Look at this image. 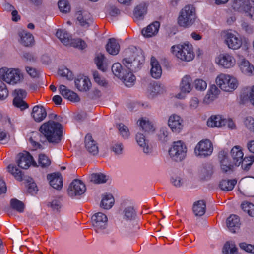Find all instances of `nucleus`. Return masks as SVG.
I'll use <instances>...</instances> for the list:
<instances>
[{
    "mask_svg": "<svg viewBox=\"0 0 254 254\" xmlns=\"http://www.w3.org/2000/svg\"><path fill=\"white\" fill-rule=\"evenodd\" d=\"M62 126L53 121H49L43 124L40 128V133L33 132L29 138V142L35 149L41 148L40 142L44 143L48 141L51 143H58L62 135Z\"/></svg>",
    "mask_w": 254,
    "mask_h": 254,
    "instance_id": "nucleus-1",
    "label": "nucleus"
},
{
    "mask_svg": "<svg viewBox=\"0 0 254 254\" xmlns=\"http://www.w3.org/2000/svg\"><path fill=\"white\" fill-rule=\"evenodd\" d=\"M171 51L177 58L184 61H192L195 57L193 46L188 42L173 46Z\"/></svg>",
    "mask_w": 254,
    "mask_h": 254,
    "instance_id": "nucleus-2",
    "label": "nucleus"
},
{
    "mask_svg": "<svg viewBox=\"0 0 254 254\" xmlns=\"http://www.w3.org/2000/svg\"><path fill=\"white\" fill-rule=\"evenodd\" d=\"M216 83L222 90L232 92L238 85V81L234 76L225 73H220L215 80Z\"/></svg>",
    "mask_w": 254,
    "mask_h": 254,
    "instance_id": "nucleus-3",
    "label": "nucleus"
},
{
    "mask_svg": "<svg viewBox=\"0 0 254 254\" xmlns=\"http://www.w3.org/2000/svg\"><path fill=\"white\" fill-rule=\"evenodd\" d=\"M195 18L194 8L191 5H186L181 11L178 22L180 26L188 27L192 25Z\"/></svg>",
    "mask_w": 254,
    "mask_h": 254,
    "instance_id": "nucleus-4",
    "label": "nucleus"
},
{
    "mask_svg": "<svg viewBox=\"0 0 254 254\" xmlns=\"http://www.w3.org/2000/svg\"><path fill=\"white\" fill-rule=\"evenodd\" d=\"M22 75L18 69L4 67L0 69V78L6 83L14 85L19 82Z\"/></svg>",
    "mask_w": 254,
    "mask_h": 254,
    "instance_id": "nucleus-5",
    "label": "nucleus"
},
{
    "mask_svg": "<svg viewBox=\"0 0 254 254\" xmlns=\"http://www.w3.org/2000/svg\"><path fill=\"white\" fill-rule=\"evenodd\" d=\"M187 151V148L185 143L179 140L173 143L169 150V154L173 160L179 162L185 158Z\"/></svg>",
    "mask_w": 254,
    "mask_h": 254,
    "instance_id": "nucleus-6",
    "label": "nucleus"
},
{
    "mask_svg": "<svg viewBox=\"0 0 254 254\" xmlns=\"http://www.w3.org/2000/svg\"><path fill=\"white\" fill-rule=\"evenodd\" d=\"M123 63L128 68L129 72L122 75L120 78L123 80L126 86L130 87L134 84L136 79L132 73V72L136 71V68L134 66L135 64V60L133 62L132 59L126 58L123 59Z\"/></svg>",
    "mask_w": 254,
    "mask_h": 254,
    "instance_id": "nucleus-7",
    "label": "nucleus"
},
{
    "mask_svg": "<svg viewBox=\"0 0 254 254\" xmlns=\"http://www.w3.org/2000/svg\"><path fill=\"white\" fill-rule=\"evenodd\" d=\"M222 36L225 44L229 48L237 50L241 47L242 44V39L233 33L231 30L224 31L222 32Z\"/></svg>",
    "mask_w": 254,
    "mask_h": 254,
    "instance_id": "nucleus-8",
    "label": "nucleus"
},
{
    "mask_svg": "<svg viewBox=\"0 0 254 254\" xmlns=\"http://www.w3.org/2000/svg\"><path fill=\"white\" fill-rule=\"evenodd\" d=\"M213 148L211 141L208 139L201 140L195 146L194 153L196 155L206 157L210 155Z\"/></svg>",
    "mask_w": 254,
    "mask_h": 254,
    "instance_id": "nucleus-9",
    "label": "nucleus"
},
{
    "mask_svg": "<svg viewBox=\"0 0 254 254\" xmlns=\"http://www.w3.org/2000/svg\"><path fill=\"white\" fill-rule=\"evenodd\" d=\"M86 190V187L83 182L79 180H74L70 184L68 189V194L71 197L83 194Z\"/></svg>",
    "mask_w": 254,
    "mask_h": 254,
    "instance_id": "nucleus-10",
    "label": "nucleus"
},
{
    "mask_svg": "<svg viewBox=\"0 0 254 254\" xmlns=\"http://www.w3.org/2000/svg\"><path fill=\"white\" fill-rule=\"evenodd\" d=\"M92 225L96 231L105 229L107 224V216L101 212H98L92 217Z\"/></svg>",
    "mask_w": 254,
    "mask_h": 254,
    "instance_id": "nucleus-11",
    "label": "nucleus"
},
{
    "mask_svg": "<svg viewBox=\"0 0 254 254\" xmlns=\"http://www.w3.org/2000/svg\"><path fill=\"white\" fill-rule=\"evenodd\" d=\"M183 120L176 114L171 115L168 119V124L171 130L175 133H179L183 128Z\"/></svg>",
    "mask_w": 254,
    "mask_h": 254,
    "instance_id": "nucleus-12",
    "label": "nucleus"
},
{
    "mask_svg": "<svg viewBox=\"0 0 254 254\" xmlns=\"http://www.w3.org/2000/svg\"><path fill=\"white\" fill-rule=\"evenodd\" d=\"M17 164L19 167L25 169H28L31 165L37 166L33 157L27 152L19 154Z\"/></svg>",
    "mask_w": 254,
    "mask_h": 254,
    "instance_id": "nucleus-13",
    "label": "nucleus"
},
{
    "mask_svg": "<svg viewBox=\"0 0 254 254\" xmlns=\"http://www.w3.org/2000/svg\"><path fill=\"white\" fill-rule=\"evenodd\" d=\"M218 158L220 163L221 169L223 172L226 173L233 170L234 163L229 159L228 153L223 150L219 153Z\"/></svg>",
    "mask_w": 254,
    "mask_h": 254,
    "instance_id": "nucleus-14",
    "label": "nucleus"
},
{
    "mask_svg": "<svg viewBox=\"0 0 254 254\" xmlns=\"http://www.w3.org/2000/svg\"><path fill=\"white\" fill-rule=\"evenodd\" d=\"M217 63L226 68L233 67L236 63L234 57L228 53L220 54L217 59Z\"/></svg>",
    "mask_w": 254,
    "mask_h": 254,
    "instance_id": "nucleus-15",
    "label": "nucleus"
},
{
    "mask_svg": "<svg viewBox=\"0 0 254 254\" xmlns=\"http://www.w3.org/2000/svg\"><path fill=\"white\" fill-rule=\"evenodd\" d=\"M75 15L80 25L83 27H88L90 24L92 22V19L91 15L87 11H78L76 13Z\"/></svg>",
    "mask_w": 254,
    "mask_h": 254,
    "instance_id": "nucleus-16",
    "label": "nucleus"
},
{
    "mask_svg": "<svg viewBox=\"0 0 254 254\" xmlns=\"http://www.w3.org/2000/svg\"><path fill=\"white\" fill-rule=\"evenodd\" d=\"M59 90L62 95L68 100L77 102L80 100L78 95L72 91L67 89L66 87L64 85H61L59 87Z\"/></svg>",
    "mask_w": 254,
    "mask_h": 254,
    "instance_id": "nucleus-17",
    "label": "nucleus"
},
{
    "mask_svg": "<svg viewBox=\"0 0 254 254\" xmlns=\"http://www.w3.org/2000/svg\"><path fill=\"white\" fill-rule=\"evenodd\" d=\"M47 178L49 180L51 186L57 190L62 189L63 184V178L60 173H53L48 175Z\"/></svg>",
    "mask_w": 254,
    "mask_h": 254,
    "instance_id": "nucleus-18",
    "label": "nucleus"
},
{
    "mask_svg": "<svg viewBox=\"0 0 254 254\" xmlns=\"http://www.w3.org/2000/svg\"><path fill=\"white\" fill-rule=\"evenodd\" d=\"M31 115L37 122L43 121L47 116L46 109L41 105H36L32 109Z\"/></svg>",
    "mask_w": 254,
    "mask_h": 254,
    "instance_id": "nucleus-19",
    "label": "nucleus"
},
{
    "mask_svg": "<svg viewBox=\"0 0 254 254\" xmlns=\"http://www.w3.org/2000/svg\"><path fill=\"white\" fill-rule=\"evenodd\" d=\"M159 27L160 23L158 21H154L142 29V34L145 37H152L158 33Z\"/></svg>",
    "mask_w": 254,
    "mask_h": 254,
    "instance_id": "nucleus-20",
    "label": "nucleus"
},
{
    "mask_svg": "<svg viewBox=\"0 0 254 254\" xmlns=\"http://www.w3.org/2000/svg\"><path fill=\"white\" fill-rule=\"evenodd\" d=\"M85 146L87 151L93 155L98 153V147L96 142L90 134H87L85 138Z\"/></svg>",
    "mask_w": 254,
    "mask_h": 254,
    "instance_id": "nucleus-21",
    "label": "nucleus"
},
{
    "mask_svg": "<svg viewBox=\"0 0 254 254\" xmlns=\"http://www.w3.org/2000/svg\"><path fill=\"white\" fill-rule=\"evenodd\" d=\"M231 156L235 165L239 166L243 161L244 153L239 146H234L231 150Z\"/></svg>",
    "mask_w": 254,
    "mask_h": 254,
    "instance_id": "nucleus-22",
    "label": "nucleus"
},
{
    "mask_svg": "<svg viewBox=\"0 0 254 254\" xmlns=\"http://www.w3.org/2000/svg\"><path fill=\"white\" fill-rule=\"evenodd\" d=\"M239 217L236 215H231L227 220V226L229 230L232 233H235L240 227Z\"/></svg>",
    "mask_w": 254,
    "mask_h": 254,
    "instance_id": "nucleus-23",
    "label": "nucleus"
},
{
    "mask_svg": "<svg viewBox=\"0 0 254 254\" xmlns=\"http://www.w3.org/2000/svg\"><path fill=\"white\" fill-rule=\"evenodd\" d=\"M77 88L80 91H87L91 86V83L88 78L82 77L75 80Z\"/></svg>",
    "mask_w": 254,
    "mask_h": 254,
    "instance_id": "nucleus-24",
    "label": "nucleus"
},
{
    "mask_svg": "<svg viewBox=\"0 0 254 254\" xmlns=\"http://www.w3.org/2000/svg\"><path fill=\"white\" fill-rule=\"evenodd\" d=\"M18 35L20 38L19 42L24 46H30L34 43V37L31 33L23 30L19 32Z\"/></svg>",
    "mask_w": 254,
    "mask_h": 254,
    "instance_id": "nucleus-25",
    "label": "nucleus"
},
{
    "mask_svg": "<svg viewBox=\"0 0 254 254\" xmlns=\"http://www.w3.org/2000/svg\"><path fill=\"white\" fill-rule=\"evenodd\" d=\"M151 68L150 73L152 77L154 78H159L162 74V69L160 65L156 59L152 57L151 59Z\"/></svg>",
    "mask_w": 254,
    "mask_h": 254,
    "instance_id": "nucleus-26",
    "label": "nucleus"
},
{
    "mask_svg": "<svg viewBox=\"0 0 254 254\" xmlns=\"http://www.w3.org/2000/svg\"><path fill=\"white\" fill-rule=\"evenodd\" d=\"M226 123L225 119L220 115L212 116L207 121V124L209 127H221Z\"/></svg>",
    "mask_w": 254,
    "mask_h": 254,
    "instance_id": "nucleus-27",
    "label": "nucleus"
},
{
    "mask_svg": "<svg viewBox=\"0 0 254 254\" xmlns=\"http://www.w3.org/2000/svg\"><path fill=\"white\" fill-rule=\"evenodd\" d=\"M219 92L220 90L216 85L211 86L204 98V102L207 104L210 103L217 98Z\"/></svg>",
    "mask_w": 254,
    "mask_h": 254,
    "instance_id": "nucleus-28",
    "label": "nucleus"
},
{
    "mask_svg": "<svg viewBox=\"0 0 254 254\" xmlns=\"http://www.w3.org/2000/svg\"><path fill=\"white\" fill-rule=\"evenodd\" d=\"M191 78L188 75H186L182 79L180 88L182 92L189 93L192 90Z\"/></svg>",
    "mask_w": 254,
    "mask_h": 254,
    "instance_id": "nucleus-29",
    "label": "nucleus"
},
{
    "mask_svg": "<svg viewBox=\"0 0 254 254\" xmlns=\"http://www.w3.org/2000/svg\"><path fill=\"white\" fill-rule=\"evenodd\" d=\"M137 123L140 128L145 132H149L154 130L152 122L146 118H141L138 121Z\"/></svg>",
    "mask_w": 254,
    "mask_h": 254,
    "instance_id": "nucleus-30",
    "label": "nucleus"
},
{
    "mask_svg": "<svg viewBox=\"0 0 254 254\" xmlns=\"http://www.w3.org/2000/svg\"><path fill=\"white\" fill-rule=\"evenodd\" d=\"M120 46L117 41L114 38L109 39L106 45L107 51L111 55H117L120 50Z\"/></svg>",
    "mask_w": 254,
    "mask_h": 254,
    "instance_id": "nucleus-31",
    "label": "nucleus"
},
{
    "mask_svg": "<svg viewBox=\"0 0 254 254\" xmlns=\"http://www.w3.org/2000/svg\"><path fill=\"white\" fill-rule=\"evenodd\" d=\"M239 67L241 71L245 74L250 75L254 74V66L245 59L239 63Z\"/></svg>",
    "mask_w": 254,
    "mask_h": 254,
    "instance_id": "nucleus-32",
    "label": "nucleus"
},
{
    "mask_svg": "<svg viewBox=\"0 0 254 254\" xmlns=\"http://www.w3.org/2000/svg\"><path fill=\"white\" fill-rule=\"evenodd\" d=\"M56 35L64 45L66 46L69 45L71 37L66 31L59 29L57 30Z\"/></svg>",
    "mask_w": 254,
    "mask_h": 254,
    "instance_id": "nucleus-33",
    "label": "nucleus"
},
{
    "mask_svg": "<svg viewBox=\"0 0 254 254\" xmlns=\"http://www.w3.org/2000/svg\"><path fill=\"white\" fill-rule=\"evenodd\" d=\"M147 12V5L145 3H141L134 9V18L136 19H142Z\"/></svg>",
    "mask_w": 254,
    "mask_h": 254,
    "instance_id": "nucleus-34",
    "label": "nucleus"
},
{
    "mask_svg": "<svg viewBox=\"0 0 254 254\" xmlns=\"http://www.w3.org/2000/svg\"><path fill=\"white\" fill-rule=\"evenodd\" d=\"M206 211V204L203 200L195 202L193 206V211L196 216H202Z\"/></svg>",
    "mask_w": 254,
    "mask_h": 254,
    "instance_id": "nucleus-35",
    "label": "nucleus"
},
{
    "mask_svg": "<svg viewBox=\"0 0 254 254\" xmlns=\"http://www.w3.org/2000/svg\"><path fill=\"white\" fill-rule=\"evenodd\" d=\"M236 184L235 180H223L219 184L221 190L225 191H230L233 190Z\"/></svg>",
    "mask_w": 254,
    "mask_h": 254,
    "instance_id": "nucleus-36",
    "label": "nucleus"
},
{
    "mask_svg": "<svg viewBox=\"0 0 254 254\" xmlns=\"http://www.w3.org/2000/svg\"><path fill=\"white\" fill-rule=\"evenodd\" d=\"M136 140L138 145L142 148L144 153H147L149 152L150 149L147 145V141L143 134L137 133L136 136Z\"/></svg>",
    "mask_w": 254,
    "mask_h": 254,
    "instance_id": "nucleus-37",
    "label": "nucleus"
},
{
    "mask_svg": "<svg viewBox=\"0 0 254 254\" xmlns=\"http://www.w3.org/2000/svg\"><path fill=\"white\" fill-rule=\"evenodd\" d=\"M114 203V199L111 194L104 196L101 202V206L106 209L111 208Z\"/></svg>",
    "mask_w": 254,
    "mask_h": 254,
    "instance_id": "nucleus-38",
    "label": "nucleus"
},
{
    "mask_svg": "<svg viewBox=\"0 0 254 254\" xmlns=\"http://www.w3.org/2000/svg\"><path fill=\"white\" fill-rule=\"evenodd\" d=\"M232 6L234 9L237 11H244L245 6L248 5V0H232Z\"/></svg>",
    "mask_w": 254,
    "mask_h": 254,
    "instance_id": "nucleus-39",
    "label": "nucleus"
},
{
    "mask_svg": "<svg viewBox=\"0 0 254 254\" xmlns=\"http://www.w3.org/2000/svg\"><path fill=\"white\" fill-rule=\"evenodd\" d=\"M241 208L249 216L254 217V205L253 203L245 201L242 203Z\"/></svg>",
    "mask_w": 254,
    "mask_h": 254,
    "instance_id": "nucleus-40",
    "label": "nucleus"
},
{
    "mask_svg": "<svg viewBox=\"0 0 254 254\" xmlns=\"http://www.w3.org/2000/svg\"><path fill=\"white\" fill-rule=\"evenodd\" d=\"M7 169L8 171L12 174L16 180L18 181L22 180V174L21 170L11 164L8 166Z\"/></svg>",
    "mask_w": 254,
    "mask_h": 254,
    "instance_id": "nucleus-41",
    "label": "nucleus"
},
{
    "mask_svg": "<svg viewBox=\"0 0 254 254\" xmlns=\"http://www.w3.org/2000/svg\"><path fill=\"white\" fill-rule=\"evenodd\" d=\"M91 181L96 184L105 183L107 181L106 176L102 173H94L91 175Z\"/></svg>",
    "mask_w": 254,
    "mask_h": 254,
    "instance_id": "nucleus-42",
    "label": "nucleus"
},
{
    "mask_svg": "<svg viewBox=\"0 0 254 254\" xmlns=\"http://www.w3.org/2000/svg\"><path fill=\"white\" fill-rule=\"evenodd\" d=\"M11 207L19 212H22L24 210V204L16 199H12L10 201Z\"/></svg>",
    "mask_w": 254,
    "mask_h": 254,
    "instance_id": "nucleus-43",
    "label": "nucleus"
},
{
    "mask_svg": "<svg viewBox=\"0 0 254 254\" xmlns=\"http://www.w3.org/2000/svg\"><path fill=\"white\" fill-rule=\"evenodd\" d=\"M104 60L105 57L104 55L101 53L97 54L94 59L98 68L103 71H105V66L104 65Z\"/></svg>",
    "mask_w": 254,
    "mask_h": 254,
    "instance_id": "nucleus-44",
    "label": "nucleus"
},
{
    "mask_svg": "<svg viewBox=\"0 0 254 254\" xmlns=\"http://www.w3.org/2000/svg\"><path fill=\"white\" fill-rule=\"evenodd\" d=\"M237 250L235 244L232 242H227L223 248V253L225 254H234Z\"/></svg>",
    "mask_w": 254,
    "mask_h": 254,
    "instance_id": "nucleus-45",
    "label": "nucleus"
},
{
    "mask_svg": "<svg viewBox=\"0 0 254 254\" xmlns=\"http://www.w3.org/2000/svg\"><path fill=\"white\" fill-rule=\"evenodd\" d=\"M95 81L100 86L107 87L108 86V82L104 78L101 76L98 72L95 71L93 74Z\"/></svg>",
    "mask_w": 254,
    "mask_h": 254,
    "instance_id": "nucleus-46",
    "label": "nucleus"
},
{
    "mask_svg": "<svg viewBox=\"0 0 254 254\" xmlns=\"http://www.w3.org/2000/svg\"><path fill=\"white\" fill-rule=\"evenodd\" d=\"M13 105L20 108L21 110H24L28 108V104L23 100V99H21L19 97H15L13 101Z\"/></svg>",
    "mask_w": 254,
    "mask_h": 254,
    "instance_id": "nucleus-47",
    "label": "nucleus"
},
{
    "mask_svg": "<svg viewBox=\"0 0 254 254\" xmlns=\"http://www.w3.org/2000/svg\"><path fill=\"white\" fill-rule=\"evenodd\" d=\"M60 10L63 13H67L70 10V6L67 0H60L58 2Z\"/></svg>",
    "mask_w": 254,
    "mask_h": 254,
    "instance_id": "nucleus-48",
    "label": "nucleus"
},
{
    "mask_svg": "<svg viewBox=\"0 0 254 254\" xmlns=\"http://www.w3.org/2000/svg\"><path fill=\"white\" fill-rule=\"evenodd\" d=\"M69 45L74 47L78 48L80 49H84L87 46L85 41L81 39H76L73 40L71 39Z\"/></svg>",
    "mask_w": 254,
    "mask_h": 254,
    "instance_id": "nucleus-49",
    "label": "nucleus"
},
{
    "mask_svg": "<svg viewBox=\"0 0 254 254\" xmlns=\"http://www.w3.org/2000/svg\"><path fill=\"white\" fill-rule=\"evenodd\" d=\"M38 163L42 167H46L51 164L50 159L45 154H40L39 156Z\"/></svg>",
    "mask_w": 254,
    "mask_h": 254,
    "instance_id": "nucleus-50",
    "label": "nucleus"
},
{
    "mask_svg": "<svg viewBox=\"0 0 254 254\" xmlns=\"http://www.w3.org/2000/svg\"><path fill=\"white\" fill-rule=\"evenodd\" d=\"M244 11L248 14L252 19L254 20V1L250 2L249 1Z\"/></svg>",
    "mask_w": 254,
    "mask_h": 254,
    "instance_id": "nucleus-51",
    "label": "nucleus"
},
{
    "mask_svg": "<svg viewBox=\"0 0 254 254\" xmlns=\"http://www.w3.org/2000/svg\"><path fill=\"white\" fill-rule=\"evenodd\" d=\"M124 217L126 219L131 220L135 216V211L132 207L126 208L124 211Z\"/></svg>",
    "mask_w": 254,
    "mask_h": 254,
    "instance_id": "nucleus-52",
    "label": "nucleus"
},
{
    "mask_svg": "<svg viewBox=\"0 0 254 254\" xmlns=\"http://www.w3.org/2000/svg\"><path fill=\"white\" fill-rule=\"evenodd\" d=\"M122 70V65L119 63L114 64L112 66V71L113 74L119 78L121 77L122 75L121 73Z\"/></svg>",
    "mask_w": 254,
    "mask_h": 254,
    "instance_id": "nucleus-53",
    "label": "nucleus"
},
{
    "mask_svg": "<svg viewBox=\"0 0 254 254\" xmlns=\"http://www.w3.org/2000/svg\"><path fill=\"white\" fill-rule=\"evenodd\" d=\"M58 74L62 77H66L68 80L73 79L72 73L67 68L60 69L58 70Z\"/></svg>",
    "mask_w": 254,
    "mask_h": 254,
    "instance_id": "nucleus-54",
    "label": "nucleus"
},
{
    "mask_svg": "<svg viewBox=\"0 0 254 254\" xmlns=\"http://www.w3.org/2000/svg\"><path fill=\"white\" fill-rule=\"evenodd\" d=\"M194 86L196 89L200 91L204 90L207 87V83L205 81L197 79L194 81Z\"/></svg>",
    "mask_w": 254,
    "mask_h": 254,
    "instance_id": "nucleus-55",
    "label": "nucleus"
},
{
    "mask_svg": "<svg viewBox=\"0 0 254 254\" xmlns=\"http://www.w3.org/2000/svg\"><path fill=\"white\" fill-rule=\"evenodd\" d=\"M118 128L120 133L122 135V136L124 138H127L129 135V130L128 128L125 126L124 124L121 123L117 125Z\"/></svg>",
    "mask_w": 254,
    "mask_h": 254,
    "instance_id": "nucleus-56",
    "label": "nucleus"
},
{
    "mask_svg": "<svg viewBox=\"0 0 254 254\" xmlns=\"http://www.w3.org/2000/svg\"><path fill=\"white\" fill-rule=\"evenodd\" d=\"M244 124L249 130L254 131V119L252 117H246L244 120Z\"/></svg>",
    "mask_w": 254,
    "mask_h": 254,
    "instance_id": "nucleus-57",
    "label": "nucleus"
},
{
    "mask_svg": "<svg viewBox=\"0 0 254 254\" xmlns=\"http://www.w3.org/2000/svg\"><path fill=\"white\" fill-rule=\"evenodd\" d=\"M239 246L245 251L254 254V245H252L246 243H241L239 244Z\"/></svg>",
    "mask_w": 254,
    "mask_h": 254,
    "instance_id": "nucleus-58",
    "label": "nucleus"
},
{
    "mask_svg": "<svg viewBox=\"0 0 254 254\" xmlns=\"http://www.w3.org/2000/svg\"><path fill=\"white\" fill-rule=\"evenodd\" d=\"M38 191L37 187L34 182L30 183L27 186V191L32 195H34L37 193Z\"/></svg>",
    "mask_w": 254,
    "mask_h": 254,
    "instance_id": "nucleus-59",
    "label": "nucleus"
},
{
    "mask_svg": "<svg viewBox=\"0 0 254 254\" xmlns=\"http://www.w3.org/2000/svg\"><path fill=\"white\" fill-rule=\"evenodd\" d=\"M250 158L251 159V162L249 163H246L247 160L246 159L247 158H245L243 159V161H242V168L246 171H247L249 169L250 167L252 164V163L254 161V156H252L250 157Z\"/></svg>",
    "mask_w": 254,
    "mask_h": 254,
    "instance_id": "nucleus-60",
    "label": "nucleus"
},
{
    "mask_svg": "<svg viewBox=\"0 0 254 254\" xmlns=\"http://www.w3.org/2000/svg\"><path fill=\"white\" fill-rule=\"evenodd\" d=\"M101 93L100 90L95 89L88 94V97L91 99H95L101 96Z\"/></svg>",
    "mask_w": 254,
    "mask_h": 254,
    "instance_id": "nucleus-61",
    "label": "nucleus"
},
{
    "mask_svg": "<svg viewBox=\"0 0 254 254\" xmlns=\"http://www.w3.org/2000/svg\"><path fill=\"white\" fill-rule=\"evenodd\" d=\"M26 70L27 72L32 77L35 78L38 77L39 74V71L35 68L27 66L26 67Z\"/></svg>",
    "mask_w": 254,
    "mask_h": 254,
    "instance_id": "nucleus-62",
    "label": "nucleus"
},
{
    "mask_svg": "<svg viewBox=\"0 0 254 254\" xmlns=\"http://www.w3.org/2000/svg\"><path fill=\"white\" fill-rule=\"evenodd\" d=\"M149 90L153 93L152 95L160 94L161 92L160 86L158 84L150 85Z\"/></svg>",
    "mask_w": 254,
    "mask_h": 254,
    "instance_id": "nucleus-63",
    "label": "nucleus"
},
{
    "mask_svg": "<svg viewBox=\"0 0 254 254\" xmlns=\"http://www.w3.org/2000/svg\"><path fill=\"white\" fill-rule=\"evenodd\" d=\"M62 204L60 199H54L51 203V207L52 209L56 210H58L61 208Z\"/></svg>",
    "mask_w": 254,
    "mask_h": 254,
    "instance_id": "nucleus-64",
    "label": "nucleus"
}]
</instances>
